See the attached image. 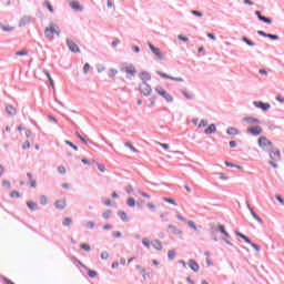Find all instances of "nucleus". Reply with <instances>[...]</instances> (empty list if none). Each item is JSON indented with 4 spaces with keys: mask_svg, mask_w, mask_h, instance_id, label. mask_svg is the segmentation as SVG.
I'll use <instances>...</instances> for the list:
<instances>
[{
    "mask_svg": "<svg viewBox=\"0 0 284 284\" xmlns=\"http://www.w3.org/2000/svg\"><path fill=\"white\" fill-rule=\"evenodd\" d=\"M142 245H144V247H146L148 250H150V245H152V247L158 252H161V250H163V243L159 240H153L150 243V240L148 237H144L142 240Z\"/></svg>",
    "mask_w": 284,
    "mask_h": 284,
    "instance_id": "obj_1",
    "label": "nucleus"
},
{
    "mask_svg": "<svg viewBox=\"0 0 284 284\" xmlns=\"http://www.w3.org/2000/svg\"><path fill=\"white\" fill-rule=\"evenodd\" d=\"M54 34L59 37V34H61V31L59 30V27H57V24L50 23L49 27H47L44 30V36L47 37V39H54Z\"/></svg>",
    "mask_w": 284,
    "mask_h": 284,
    "instance_id": "obj_2",
    "label": "nucleus"
},
{
    "mask_svg": "<svg viewBox=\"0 0 284 284\" xmlns=\"http://www.w3.org/2000/svg\"><path fill=\"white\" fill-rule=\"evenodd\" d=\"M270 158H271V162L270 164L272 165V168H278V164H275L277 161L281 160V151L273 149L270 151Z\"/></svg>",
    "mask_w": 284,
    "mask_h": 284,
    "instance_id": "obj_3",
    "label": "nucleus"
},
{
    "mask_svg": "<svg viewBox=\"0 0 284 284\" xmlns=\"http://www.w3.org/2000/svg\"><path fill=\"white\" fill-rule=\"evenodd\" d=\"M155 92L160 97H163V99H165V101H168L169 103H172V101H174V97H172V94H170L168 91H165V89L161 87L155 88Z\"/></svg>",
    "mask_w": 284,
    "mask_h": 284,
    "instance_id": "obj_4",
    "label": "nucleus"
},
{
    "mask_svg": "<svg viewBox=\"0 0 284 284\" xmlns=\"http://www.w3.org/2000/svg\"><path fill=\"white\" fill-rule=\"evenodd\" d=\"M236 236H240V239H243V241H245V243H247L248 245H251V247H253V250H256V252H261V246L252 243V241H250V237H247L245 234L236 231L235 232Z\"/></svg>",
    "mask_w": 284,
    "mask_h": 284,
    "instance_id": "obj_5",
    "label": "nucleus"
},
{
    "mask_svg": "<svg viewBox=\"0 0 284 284\" xmlns=\"http://www.w3.org/2000/svg\"><path fill=\"white\" fill-rule=\"evenodd\" d=\"M139 90L143 97H150L152 94V87L148 82H142L139 87Z\"/></svg>",
    "mask_w": 284,
    "mask_h": 284,
    "instance_id": "obj_6",
    "label": "nucleus"
},
{
    "mask_svg": "<svg viewBox=\"0 0 284 284\" xmlns=\"http://www.w3.org/2000/svg\"><path fill=\"white\" fill-rule=\"evenodd\" d=\"M258 146L262 148V150H267V148H272V141H270L265 136H261L257 140Z\"/></svg>",
    "mask_w": 284,
    "mask_h": 284,
    "instance_id": "obj_7",
    "label": "nucleus"
},
{
    "mask_svg": "<svg viewBox=\"0 0 284 284\" xmlns=\"http://www.w3.org/2000/svg\"><path fill=\"white\" fill-rule=\"evenodd\" d=\"M122 72H125V74H129L130 77H134L136 74V68L132 64H124L121 68Z\"/></svg>",
    "mask_w": 284,
    "mask_h": 284,
    "instance_id": "obj_8",
    "label": "nucleus"
},
{
    "mask_svg": "<svg viewBox=\"0 0 284 284\" xmlns=\"http://www.w3.org/2000/svg\"><path fill=\"white\" fill-rule=\"evenodd\" d=\"M246 132L253 136H260V134H263V129L261 126H253L246 129Z\"/></svg>",
    "mask_w": 284,
    "mask_h": 284,
    "instance_id": "obj_9",
    "label": "nucleus"
},
{
    "mask_svg": "<svg viewBox=\"0 0 284 284\" xmlns=\"http://www.w3.org/2000/svg\"><path fill=\"white\" fill-rule=\"evenodd\" d=\"M253 105H255V108H260V110H263V112H267V110L271 108L270 103H264L261 101L253 102Z\"/></svg>",
    "mask_w": 284,
    "mask_h": 284,
    "instance_id": "obj_10",
    "label": "nucleus"
},
{
    "mask_svg": "<svg viewBox=\"0 0 284 284\" xmlns=\"http://www.w3.org/2000/svg\"><path fill=\"white\" fill-rule=\"evenodd\" d=\"M67 45L71 50V52H81V49H79V45L70 39L67 40Z\"/></svg>",
    "mask_w": 284,
    "mask_h": 284,
    "instance_id": "obj_11",
    "label": "nucleus"
},
{
    "mask_svg": "<svg viewBox=\"0 0 284 284\" xmlns=\"http://www.w3.org/2000/svg\"><path fill=\"white\" fill-rule=\"evenodd\" d=\"M142 83H148V81H152V75L148 71H142L139 74Z\"/></svg>",
    "mask_w": 284,
    "mask_h": 284,
    "instance_id": "obj_12",
    "label": "nucleus"
},
{
    "mask_svg": "<svg viewBox=\"0 0 284 284\" xmlns=\"http://www.w3.org/2000/svg\"><path fill=\"white\" fill-rule=\"evenodd\" d=\"M149 48H150L151 52H153V54H155V57H158V59H163V53H161V49L154 47L151 43H149Z\"/></svg>",
    "mask_w": 284,
    "mask_h": 284,
    "instance_id": "obj_13",
    "label": "nucleus"
},
{
    "mask_svg": "<svg viewBox=\"0 0 284 284\" xmlns=\"http://www.w3.org/2000/svg\"><path fill=\"white\" fill-rule=\"evenodd\" d=\"M70 8H72V10H75V12H81V10H83V7H81V4L79 3V1L73 0L69 3Z\"/></svg>",
    "mask_w": 284,
    "mask_h": 284,
    "instance_id": "obj_14",
    "label": "nucleus"
},
{
    "mask_svg": "<svg viewBox=\"0 0 284 284\" xmlns=\"http://www.w3.org/2000/svg\"><path fill=\"white\" fill-rule=\"evenodd\" d=\"M158 74H159L160 77H162V79H170L171 81H178V83H182V81H183V78L170 77V75H168V74H165V73H163V72H158Z\"/></svg>",
    "mask_w": 284,
    "mask_h": 284,
    "instance_id": "obj_15",
    "label": "nucleus"
},
{
    "mask_svg": "<svg viewBox=\"0 0 284 284\" xmlns=\"http://www.w3.org/2000/svg\"><path fill=\"white\" fill-rule=\"evenodd\" d=\"M67 206H68V202H65V200H57L55 201L57 210H65Z\"/></svg>",
    "mask_w": 284,
    "mask_h": 284,
    "instance_id": "obj_16",
    "label": "nucleus"
},
{
    "mask_svg": "<svg viewBox=\"0 0 284 284\" xmlns=\"http://www.w3.org/2000/svg\"><path fill=\"white\" fill-rule=\"evenodd\" d=\"M189 267H191V270L194 272H199V270H201V266H199V263H196L194 260L189 261Z\"/></svg>",
    "mask_w": 284,
    "mask_h": 284,
    "instance_id": "obj_17",
    "label": "nucleus"
},
{
    "mask_svg": "<svg viewBox=\"0 0 284 284\" xmlns=\"http://www.w3.org/2000/svg\"><path fill=\"white\" fill-rule=\"evenodd\" d=\"M255 14L260 19V21H263L264 23H272V19L261 14V11H255Z\"/></svg>",
    "mask_w": 284,
    "mask_h": 284,
    "instance_id": "obj_18",
    "label": "nucleus"
},
{
    "mask_svg": "<svg viewBox=\"0 0 284 284\" xmlns=\"http://www.w3.org/2000/svg\"><path fill=\"white\" fill-rule=\"evenodd\" d=\"M226 134H229L230 136H239V134H241V131H239V129L236 128H229Z\"/></svg>",
    "mask_w": 284,
    "mask_h": 284,
    "instance_id": "obj_19",
    "label": "nucleus"
},
{
    "mask_svg": "<svg viewBox=\"0 0 284 284\" xmlns=\"http://www.w3.org/2000/svg\"><path fill=\"white\" fill-rule=\"evenodd\" d=\"M169 230H171L172 234H175L176 236H181V234H183L181 229H179L172 224L169 225Z\"/></svg>",
    "mask_w": 284,
    "mask_h": 284,
    "instance_id": "obj_20",
    "label": "nucleus"
},
{
    "mask_svg": "<svg viewBox=\"0 0 284 284\" xmlns=\"http://www.w3.org/2000/svg\"><path fill=\"white\" fill-rule=\"evenodd\" d=\"M216 132V125L211 124L207 126V129L204 130V134H214Z\"/></svg>",
    "mask_w": 284,
    "mask_h": 284,
    "instance_id": "obj_21",
    "label": "nucleus"
},
{
    "mask_svg": "<svg viewBox=\"0 0 284 284\" xmlns=\"http://www.w3.org/2000/svg\"><path fill=\"white\" fill-rule=\"evenodd\" d=\"M27 207H29V210L34 212V210H37V207H39V204H37V202H34V201H29V202H27Z\"/></svg>",
    "mask_w": 284,
    "mask_h": 284,
    "instance_id": "obj_22",
    "label": "nucleus"
},
{
    "mask_svg": "<svg viewBox=\"0 0 284 284\" xmlns=\"http://www.w3.org/2000/svg\"><path fill=\"white\" fill-rule=\"evenodd\" d=\"M6 111L11 115L14 116V114H17V109L12 105H7L6 106Z\"/></svg>",
    "mask_w": 284,
    "mask_h": 284,
    "instance_id": "obj_23",
    "label": "nucleus"
},
{
    "mask_svg": "<svg viewBox=\"0 0 284 284\" xmlns=\"http://www.w3.org/2000/svg\"><path fill=\"white\" fill-rule=\"evenodd\" d=\"M251 214L253 216V219H255V221H257V223H260V225H263V220L256 215V213L254 212V210L251 209Z\"/></svg>",
    "mask_w": 284,
    "mask_h": 284,
    "instance_id": "obj_24",
    "label": "nucleus"
},
{
    "mask_svg": "<svg viewBox=\"0 0 284 284\" xmlns=\"http://www.w3.org/2000/svg\"><path fill=\"white\" fill-rule=\"evenodd\" d=\"M27 176H28V179L30 181V186L31 187H37V181L32 180V174L28 173Z\"/></svg>",
    "mask_w": 284,
    "mask_h": 284,
    "instance_id": "obj_25",
    "label": "nucleus"
},
{
    "mask_svg": "<svg viewBox=\"0 0 284 284\" xmlns=\"http://www.w3.org/2000/svg\"><path fill=\"white\" fill-rule=\"evenodd\" d=\"M62 224L64 225V227H70V225H72V219L71 217H65L63 220Z\"/></svg>",
    "mask_w": 284,
    "mask_h": 284,
    "instance_id": "obj_26",
    "label": "nucleus"
},
{
    "mask_svg": "<svg viewBox=\"0 0 284 284\" xmlns=\"http://www.w3.org/2000/svg\"><path fill=\"white\" fill-rule=\"evenodd\" d=\"M126 205H129V207H134V205H136V201L134 200V197H129L126 201Z\"/></svg>",
    "mask_w": 284,
    "mask_h": 284,
    "instance_id": "obj_27",
    "label": "nucleus"
},
{
    "mask_svg": "<svg viewBox=\"0 0 284 284\" xmlns=\"http://www.w3.org/2000/svg\"><path fill=\"white\" fill-rule=\"evenodd\" d=\"M176 256V252L174 250L168 251V257L170 261H174V257Z\"/></svg>",
    "mask_w": 284,
    "mask_h": 284,
    "instance_id": "obj_28",
    "label": "nucleus"
},
{
    "mask_svg": "<svg viewBox=\"0 0 284 284\" xmlns=\"http://www.w3.org/2000/svg\"><path fill=\"white\" fill-rule=\"evenodd\" d=\"M141 275L144 280L150 278V272H148L145 268H141Z\"/></svg>",
    "mask_w": 284,
    "mask_h": 284,
    "instance_id": "obj_29",
    "label": "nucleus"
},
{
    "mask_svg": "<svg viewBox=\"0 0 284 284\" xmlns=\"http://www.w3.org/2000/svg\"><path fill=\"white\" fill-rule=\"evenodd\" d=\"M44 74L49 79L51 88H54V80H52V75H50L48 71H44Z\"/></svg>",
    "mask_w": 284,
    "mask_h": 284,
    "instance_id": "obj_30",
    "label": "nucleus"
},
{
    "mask_svg": "<svg viewBox=\"0 0 284 284\" xmlns=\"http://www.w3.org/2000/svg\"><path fill=\"white\" fill-rule=\"evenodd\" d=\"M219 230L222 234H224V236L229 237L230 233L225 231V226L224 225H219Z\"/></svg>",
    "mask_w": 284,
    "mask_h": 284,
    "instance_id": "obj_31",
    "label": "nucleus"
},
{
    "mask_svg": "<svg viewBox=\"0 0 284 284\" xmlns=\"http://www.w3.org/2000/svg\"><path fill=\"white\" fill-rule=\"evenodd\" d=\"M44 6L48 8L49 12H51V13L54 12V8L50 3V1L45 0Z\"/></svg>",
    "mask_w": 284,
    "mask_h": 284,
    "instance_id": "obj_32",
    "label": "nucleus"
},
{
    "mask_svg": "<svg viewBox=\"0 0 284 284\" xmlns=\"http://www.w3.org/2000/svg\"><path fill=\"white\" fill-rule=\"evenodd\" d=\"M116 74H119V71H118L116 69H111V70L109 71V77H110L111 79H114V77H116Z\"/></svg>",
    "mask_w": 284,
    "mask_h": 284,
    "instance_id": "obj_33",
    "label": "nucleus"
},
{
    "mask_svg": "<svg viewBox=\"0 0 284 284\" xmlns=\"http://www.w3.org/2000/svg\"><path fill=\"white\" fill-rule=\"evenodd\" d=\"M64 143L67 145H70V148H72V150H74L75 152H79V146L74 145L72 142L67 140V141H64Z\"/></svg>",
    "mask_w": 284,
    "mask_h": 284,
    "instance_id": "obj_34",
    "label": "nucleus"
},
{
    "mask_svg": "<svg viewBox=\"0 0 284 284\" xmlns=\"http://www.w3.org/2000/svg\"><path fill=\"white\" fill-rule=\"evenodd\" d=\"M119 216L122 221H128V213H125L124 211H120Z\"/></svg>",
    "mask_w": 284,
    "mask_h": 284,
    "instance_id": "obj_35",
    "label": "nucleus"
},
{
    "mask_svg": "<svg viewBox=\"0 0 284 284\" xmlns=\"http://www.w3.org/2000/svg\"><path fill=\"white\" fill-rule=\"evenodd\" d=\"M28 50H21L16 52V57H27Z\"/></svg>",
    "mask_w": 284,
    "mask_h": 284,
    "instance_id": "obj_36",
    "label": "nucleus"
},
{
    "mask_svg": "<svg viewBox=\"0 0 284 284\" xmlns=\"http://www.w3.org/2000/svg\"><path fill=\"white\" fill-rule=\"evenodd\" d=\"M244 121L247 123H258V119L256 118H244Z\"/></svg>",
    "mask_w": 284,
    "mask_h": 284,
    "instance_id": "obj_37",
    "label": "nucleus"
},
{
    "mask_svg": "<svg viewBox=\"0 0 284 284\" xmlns=\"http://www.w3.org/2000/svg\"><path fill=\"white\" fill-rule=\"evenodd\" d=\"M80 247H81V250H84V252H90V250H92L90 244H81Z\"/></svg>",
    "mask_w": 284,
    "mask_h": 284,
    "instance_id": "obj_38",
    "label": "nucleus"
},
{
    "mask_svg": "<svg viewBox=\"0 0 284 284\" xmlns=\"http://www.w3.org/2000/svg\"><path fill=\"white\" fill-rule=\"evenodd\" d=\"M40 203H41V205H48V197L45 195H41Z\"/></svg>",
    "mask_w": 284,
    "mask_h": 284,
    "instance_id": "obj_39",
    "label": "nucleus"
},
{
    "mask_svg": "<svg viewBox=\"0 0 284 284\" xmlns=\"http://www.w3.org/2000/svg\"><path fill=\"white\" fill-rule=\"evenodd\" d=\"M102 216H103V219H110V216H112V211L111 210L104 211Z\"/></svg>",
    "mask_w": 284,
    "mask_h": 284,
    "instance_id": "obj_40",
    "label": "nucleus"
},
{
    "mask_svg": "<svg viewBox=\"0 0 284 284\" xmlns=\"http://www.w3.org/2000/svg\"><path fill=\"white\" fill-rule=\"evenodd\" d=\"M163 201H164L165 203H170L171 205H175V206L178 205V204H176V201H174V200H172V199H170V197H164Z\"/></svg>",
    "mask_w": 284,
    "mask_h": 284,
    "instance_id": "obj_41",
    "label": "nucleus"
},
{
    "mask_svg": "<svg viewBox=\"0 0 284 284\" xmlns=\"http://www.w3.org/2000/svg\"><path fill=\"white\" fill-rule=\"evenodd\" d=\"M95 165H97V168H98V170L100 171V172H105V165H103V164H101V163H99V162H97L95 163Z\"/></svg>",
    "mask_w": 284,
    "mask_h": 284,
    "instance_id": "obj_42",
    "label": "nucleus"
},
{
    "mask_svg": "<svg viewBox=\"0 0 284 284\" xmlns=\"http://www.w3.org/2000/svg\"><path fill=\"white\" fill-rule=\"evenodd\" d=\"M88 274H89L90 278H97V276H98L97 271H92V270H89Z\"/></svg>",
    "mask_w": 284,
    "mask_h": 284,
    "instance_id": "obj_43",
    "label": "nucleus"
},
{
    "mask_svg": "<svg viewBox=\"0 0 284 284\" xmlns=\"http://www.w3.org/2000/svg\"><path fill=\"white\" fill-rule=\"evenodd\" d=\"M10 196H11V199H19V196H21V194L19 193V191H12L10 193Z\"/></svg>",
    "mask_w": 284,
    "mask_h": 284,
    "instance_id": "obj_44",
    "label": "nucleus"
},
{
    "mask_svg": "<svg viewBox=\"0 0 284 284\" xmlns=\"http://www.w3.org/2000/svg\"><path fill=\"white\" fill-rule=\"evenodd\" d=\"M182 94L185 97V99H189V100L194 99V97L187 91H182Z\"/></svg>",
    "mask_w": 284,
    "mask_h": 284,
    "instance_id": "obj_45",
    "label": "nucleus"
},
{
    "mask_svg": "<svg viewBox=\"0 0 284 284\" xmlns=\"http://www.w3.org/2000/svg\"><path fill=\"white\" fill-rule=\"evenodd\" d=\"M242 41H244V43L246 44V45H254V42H252L250 39H247V38H245V37H243L242 38Z\"/></svg>",
    "mask_w": 284,
    "mask_h": 284,
    "instance_id": "obj_46",
    "label": "nucleus"
},
{
    "mask_svg": "<svg viewBox=\"0 0 284 284\" xmlns=\"http://www.w3.org/2000/svg\"><path fill=\"white\" fill-rule=\"evenodd\" d=\"M124 145H125V148H129V150H131V152H136V149L132 145V143L126 142Z\"/></svg>",
    "mask_w": 284,
    "mask_h": 284,
    "instance_id": "obj_47",
    "label": "nucleus"
},
{
    "mask_svg": "<svg viewBox=\"0 0 284 284\" xmlns=\"http://www.w3.org/2000/svg\"><path fill=\"white\" fill-rule=\"evenodd\" d=\"M158 145H160V148H163V150H170V144L168 143L158 142Z\"/></svg>",
    "mask_w": 284,
    "mask_h": 284,
    "instance_id": "obj_48",
    "label": "nucleus"
},
{
    "mask_svg": "<svg viewBox=\"0 0 284 284\" xmlns=\"http://www.w3.org/2000/svg\"><path fill=\"white\" fill-rule=\"evenodd\" d=\"M197 128H207V121L201 120Z\"/></svg>",
    "mask_w": 284,
    "mask_h": 284,
    "instance_id": "obj_49",
    "label": "nucleus"
},
{
    "mask_svg": "<svg viewBox=\"0 0 284 284\" xmlns=\"http://www.w3.org/2000/svg\"><path fill=\"white\" fill-rule=\"evenodd\" d=\"M187 225H189V227H191V230L196 231V224L194 223V221H189Z\"/></svg>",
    "mask_w": 284,
    "mask_h": 284,
    "instance_id": "obj_50",
    "label": "nucleus"
},
{
    "mask_svg": "<svg viewBox=\"0 0 284 284\" xmlns=\"http://www.w3.org/2000/svg\"><path fill=\"white\" fill-rule=\"evenodd\" d=\"M109 256H110V254L108 252H102L101 253L102 261H108Z\"/></svg>",
    "mask_w": 284,
    "mask_h": 284,
    "instance_id": "obj_51",
    "label": "nucleus"
},
{
    "mask_svg": "<svg viewBox=\"0 0 284 284\" xmlns=\"http://www.w3.org/2000/svg\"><path fill=\"white\" fill-rule=\"evenodd\" d=\"M2 185H3V187H7V190H10V187H11V184H10V182H8V180H3Z\"/></svg>",
    "mask_w": 284,
    "mask_h": 284,
    "instance_id": "obj_52",
    "label": "nucleus"
},
{
    "mask_svg": "<svg viewBox=\"0 0 284 284\" xmlns=\"http://www.w3.org/2000/svg\"><path fill=\"white\" fill-rule=\"evenodd\" d=\"M58 172H59V174H62V175L65 174V172H67L65 166H62V165L58 166Z\"/></svg>",
    "mask_w": 284,
    "mask_h": 284,
    "instance_id": "obj_53",
    "label": "nucleus"
},
{
    "mask_svg": "<svg viewBox=\"0 0 284 284\" xmlns=\"http://www.w3.org/2000/svg\"><path fill=\"white\" fill-rule=\"evenodd\" d=\"M83 72H84V74H88V72H90V63L84 64Z\"/></svg>",
    "mask_w": 284,
    "mask_h": 284,
    "instance_id": "obj_54",
    "label": "nucleus"
},
{
    "mask_svg": "<svg viewBox=\"0 0 284 284\" xmlns=\"http://www.w3.org/2000/svg\"><path fill=\"white\" fill-rule=\"evenodd\" d=\"M75 136H78V139H80V141H82V143H88V140H85L83 136H81V133L77 132Z\"/></svg>",
    "mask_w": 284,
    "mask_h": 284,
    "instance_id": "obj_55",
    "label": "nucleus"
},
{
    "mask_svg": "<svg viewBox=\"0 0 284 284\" xmlns=\"http://www.w3.org/2000/svg\"><path fill=\"white\" fill-rule=\"evenodd\" d=\"M267 39H273L274 41L278 40V36L268 33Z\"/></svg>",
    "mask_w": 284,
    "mask_h": 284,
    "instance_id": "obj_56",
    "label": "nucleus"
},
{
    "mask_svg": "<svg viewBox=\"0 0 284 284\" xmlns=\"http://www.w3.org/2000/svg\"><path fill=\"white\" fill-rule=\"evenodd\" d=\"M3 32H12V30H14V28L12 27H2Z\"/></svg>",
    "mask_w": 284,
    "mask_h": 284,
    "instance_id": "obj_57",
    "label": "nucleus"
},
{
    "mask_svg": "<svg viewBox=\"0 0 284 284\" xmlns=\"http://www.w3.org/2000/svg\"><path fill=\"white\" fill-rule=\"evenodd\" d=\"M195 17H203V13L201 11L193 10L191 11Z\"/></svg>",
    "mask_w": 284,
    "mask_h": 284,
    "instance_id": "obj_58",
    "label": "nucleus"
},
{
    "mask_svg": "<svg viewBox=\"0 0 284 284\" xmlns=\"http://www.w3.org/2000/svg\"><path fill=\"white\" fill-rule=\"evenodd\" d=\"M2 281H3L6 284H14V282H12V280H9L8 277H2Z\"/></svg>",
    "mask_w": 284,
    "mask_h": 284,
    "instance_id": "obj_59",
    "label": "nucleus"
},
{
    "mask_svg": "<svg viewBox=\"0 0 284 284\" xmlns=\"http://www.w3.org/2000/svg\"><path fill=\"white\" fill-rule=\"evenodd\" d=\"M22 149L23 150L30 149V142L29 141L24 142L23 145H22Z\"/></svg>",
    "mask_w": 284,
    "mask_h": 284,
    "instance_id": "obj_60",
    "label": "nucleus"
},
{
    "mask_svg": "<svg viewBox=\"0 0 284 284\" xmlns=\"http://www.w3.org/2000/svg\"><path fill=\"white\" fill-rule=\"evenodd\" d=\"M178 39H180V41H190V39L183 37L182 34L178 36Z\"/></svg>",
    "mask_w": 284,
    "mask_h": 284,
    "instance_id": "obj_61",
    "label": "nucleus"
},
{
    "mask_svg": "<svg viewBox=\"0 0 284 284\" xmlns=\"http://www.w3.org/2000/svg\"><path fill=\"white\" fill-rule=\"evenodd\" d=\"M48 119H49V121H51L52 123H58V122H57V119H54V116H52V115H48Z\"/></svg>",
    "mask_w": 284,
    "mask_h": 284,
    "instance_id": "obj_62",
    "label": "nucleus"
},
{
    "mask_svg": "<svg viewBox=\"0 0 284 284\" xmlns=\"http://www.w3.org/2000/svg\"><path fill=\"white\" fill-rule=\"evenodd\" d=\"M276 101H278L280 103H284V98L281 95H277Z\"/></svg>",
    "mask_w": 284,
    "mask_h": 284,
    "instance_id": "obj_63",
    "label": "nucleus"
},
{
    "mask_svg": "<svg viewBox=\"0 0 284 284\" xmlns=\"http://www.w3.org/2000/svg\"><path fill=\"white\" fill-rule=\"evenodd\" d=\"M276 199L278 200L280 203H282V205H284V200L283 197H281V195H276Z\"/></svg>",
    "mask_w": 284,
    "mask_h": 284,
    "instance_id": "obj_64",
    "label": "nucleus"
}]
</instances>
